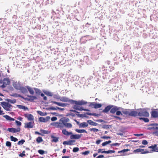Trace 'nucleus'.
I'll use <instances>...</instances> for the list:
<instances>
[{
  "mask_svg": "<svg viewBox=\"0 0 158 158\" xmlns=\"http://www.w3.org/2000/svg\"><path fill=\"white\" fill-rule=\"evenodd\" d=\"M130 150L128 149H124L123 150H122L120 151H119L118 152V153H119L121 152H128Z\"/></svg>",
  "mask_w": 158,
  "mask_h": 158,
  "instance_id": "nucleus-47",
  "label": "nucleus"
},
{
  "mask_svg": "<svg viewBox=\"0 0 158 158\" xmlns=\"http://www.w3.org/2000/svg\"><path fill=\"white\" fill-rule=\"evenodd\" d=\"M134 152L135 153H138L140 152L142 154H145L148 153V150H145L141 148L137 149L136 150H134Z\"/></svg>",
  "mask_w": 158,
  "mask_h": 158,
  "instance_id": "nucleus-10",
  "label": "nucleus"
},
{
  "mask_svg": "<svg viewBox=\"0 0 158 158\" xmlns=\"http://www.w3.org/2000/svg\"><path fill=\"white\" fill-rule=\"evenodd\" d=\"M87 122L89 125L92 126H97L98 125L97 123L94 122L91 120H88Z\"/></svg>",
  "mask_w": 158,
  "mask_h": 158,
  "instance_id": "nucleus-24",
  "label": "nucleus"
},
{
  "mask_svg": "<svg viewBox=\"0 0 158 158\" xmlns=\"http://www.w3.org/2000/svg\"><path fill=\"white\" fill-rule=\"evenodd\" d=\"M2 83L3 85L1 86V87L3 88H4L7 85H9L10 83V81L9 79L5 78L2 81Z\"/></svg>",
  "mask_w": 158,
  "mask_h": 158,
  "instance_id": "nucleus-6",
  "label": "nucleus"
},
{
  "mask_svg": "<svg viewBox=\"0 0 158 158\" xmlns=\"http://www.w3.org/2000/svg\"><path fill=\"white\" fill-rule=\"evenodd\" d=\"M105 152V153L109 154L110 153H114L115 152V151L114 150H109L108 151H105V152Z\"/></svg>",
  "mask_w": 158,
  "mask_h": 158,
  "instance_id": "nucleus-44",
  "label": "nucleus"
},
{
  "mask_svg": "<svg viewBox=\"0 0 158 158\" xmlns=\"http://www.w3.org/2000/svg\"><path fill=\"white\" fill-rule=\"evenodd\" d=\"M98 153H105L104 152H105V151H103V149H99L98 150Z\"/></svg>",
  "mask_w": 158,
  "mask_h": 158,
  "instance_id": "nucleus-51",
  "label": "nucleus"
},
{
  "mask_svg": "<svg viewBox=\"0 0 158 158\" xmlns=\"http://www.w3.org/2000/svg\"><path fill=\"white\" fill-rule=\"evenodd\" d=\"M6 146L10 148L11 146V143L10 141H6Z\"/></svg>",
  "mask_w": 158,
  "mask_h": 158,
  "instance_id": "nucleus-42",
  "label": "nucleus"
},
{
  "mask_svg": "<svg viewBox=\"0 0 158 158\" xmlns=\"http://www.w3.org/2000/svg\"><path fill=\"white\" fill-rule=\"evenodd\" d=\"M39 121L41 122H45V119L43 117H40L39 118Z\"/></svg>",
  "mask_w": 158,
  "mask_h": 158,
  "instance_id": "nucleus-50",
  "label": "nucleus"
},
{
  "mask_svg": "<svg viewBox=\"0 0 158 158\" xmlns=\"http://www.w3.org/2000/svg\"><path fill=\"white\" fill-rule=\"evenodd\" d=\"M17 107L20 109H23L24 110H28V109L27 107L21 105H18Z\"/></svg>",
  "mask_w": 158,
  "mask_h": 158,
  "instance_id": "nucleus-27",
  "label": "nucleus"
},
{
  "mask_svg": "<svg viewBox=\"0 0 158 158\" xmlns=\"http://www.w3.org/2000/svg\"><path fill=\"white\" fill-rule=\"evenodd\" d=\"M34 89L37 94L38 95L40 94L41 93V91L39 89L36 88H34Z\"/></svg>",
  "mask_w": 158,
  "mask_h": 158,
  "instance_id": "nucleus-32",
  "label": "nucleus"
},
{
  "mask_svg": "<svg viewBox=\"0 0 158 158\" xmlns=\"http://www.w3.org/2000/svg\"><path fill=\"white\" fill-rule=\"evenodd\" d=\"M3 117L8 120L10 121L15 120V119L14 118H11L10 117L7 115L3 116Z\"/></svg>",
  "mask_w": 158,
  "mask_h": 158,
  "instance_id": "nucleus-26",
  "label": "nucleus"
},
{
  "mask_svg": "<svg viewBox=\"0 0 158 158\" xmlns=\"http://www.w3.org/2000/svg\"><path fill=\"white\" fill-rule=\"evenodd\" d=\"M63 144H64V145H65V144H66V145H69V141H64L63 143Z\"/></svg>",
  "mask_w": 158,
  "mask_h": 158,
  "instance_id": "nucleus-60",
  "label": "nucleus"
},
{
  "mask_svg": "<svg viewBox=\"0 0 158 158\" xmlns=\"http://www.w3.org/2000/svg\"><path fill=\"white\" fill-rule=\"evenodd\" d=\"M139 119L140 120H143L144 122H148V118H139Z\"/></svg>",
  "mask_w": 158,
  "mask_h": 158,
  "instance_id": "nucleus-46",
  "label": "nucleus"
},
{
  "mask_svg": "<svg viewBox=\"0 0 158 158\" xmlns=\"http://www.w3.org/2000/svg\"><path fill=\"white\" fill-rule=\"evenodd\" d=\"M82 135V134L74 135L72 133V134H71V135H70V138L71 139H79L81 137Z\"/></svg>",
  "mask_w": 158,
  "mask_h": 158,
  "instance_id": "nucleus-8",
  "label": "nucleus"
},
{
  "mask_svg": "<svg viewBox=\"0 0 158 158\" xmlns=\"http://www.w3.org/2000/svg\"><path fill=\"white\" fill-rule=\"evenodd\" d=\"M122 112L125 115L130 116V111L129 110H123L122 111Z\"/></svg>",
  "mask_w": 158,
  "mask_h": 158,
  "instance_id": "nucleus-31",
  "label": "nucleus"
},
{
  "mask_svg": "<svg viewBox=\"0 0 158 158\" xmlns=\"http://www.w3.org/2000/svg\"><path fill=\"white\" fill-rule=\"evenodd\" d=\"M62 133L64 135L66 136H69V135H71L72 134V132H68L66 130V129H63L62 131Z\"/></svg>",
  "mask_w": 158,
  "mask_h": 158,
  "instance_id": "nucleus-21",
  "label": "nucleus"
},
{
  "mask_svg": "<svg viewBox=\"0 0 158 158\" xmlns=\"http://www.w3.org/2000/svg\"><path fill=\"white\" fill-rule=\"evenodd\" d=\"M27 88L31 94L33 95L34 94V91L32 88L28 86H27Z\"/></svg>",
  "mask_w": 158,
  "mask_h": 158,
  "instance_id": "nucleus-29",
  "label": "nucleus"
},
{
  "mask_svg": "<svg viewBox=\"0 0 158 158\" xmlns=\"http://www.w3.org/2000/svg\"><path fill=\"white\" fill-rule=\"evenodd\" d=\"M120 145L119 143H114L113 144H111V146H119Z\"/></svg>",
  "mask_w": 158,
  "mask_h": 158,
  "instance_id": "nucleus-58",
  "label": "nucleus"
},
{
  "mask_svg": "<svg viewBox=\"0 0 158 158\" xmlns=\"http://www.w3.org/2000/svg\"><path fill=\"white\" fill-rule=\"evenodd\" d=\"M60 100L61 101L63 102H72L71 100H69V98L66 97H60Z\"/></svg>",
  "mask_w": 158,
  "mask_h": 158,
  "instance_id": "nucleus-15",
  "label": "nucleus"
},
{
  "mask_svg": "<svg viewBox=\"0 0 158 158\" xmlns=\"http://www.w3.org/2000/svg\"><path fill=\"white\" fill-rule=\"evenodd\" d=\"M53 98L55 99L60 100V97L58 94H55L53 95Z\"/></svg>",
  "mask_w": 158,
  "mask_h": 158,
  "instance_id": "nucleus-48",
  "label": "nucleus"
},
{
  "mask_svg": "<svg viewBox=\"0 0 158 158\" xmlns=\"http://www.w3.org/2000/svg\"><path fill=\"white\" fill-rule=\"evenodd\" d=\"M101 138L103 139H110V136H104L102 137H101Z\"/></svg>",
  "mask_w": 158,
  "mask_h": 158,
  "instance_id": "nucleus-56",
  "label": "nucleus"
},
{
  "mask_svg": "<svg viewBox=\"0 0 158 158\" xmlns=\"http://www.w3.org/2000/svg\"><path fill=\"white\" fill-rule=\"evenodd\" d=\"M72 103H74L75 105L73 106V108L75 110L80 111H88L89 110L85 109L83 108V107L80 106H79L86 104L87 102L83 100L79 101H78L71 100Z\"/></svg>",
  "mask_w": 158,
  "mask_h": 158,
  "instance_id": "nucleus-1",
  "label": "nucleus"
},
{
  "mask_svg": "<svg viewBox=\"0 0 158 158\" xmlns=\"http://www.w3.org/2000/svg\"><path fill=\"white\" fill-rule=\"evenodd\" d=\"M10 139L11 141H13L15 142H16L18 141V139L14 137L13 136H10Z\"/></svg>",
  "mask_w": 158,
  "mask_h": 158,
  "instance_id": "nucleus-35",
  "label": "nucleus"
},
{
  "mask_svg": "<svg viewBox=\"0 0 158 158\" xmlns=\"http://www.w3.org/2000/svg\"><path fill=\"white\" fill-rule=\"evenodd\" d=\"M25 117L27 118L29 121H33L34 119L33 116L31 114H25Z\"/></svg>",
  "mask_w": 158,
  "mask_h": 158,
  "instance_id": "nucleus-14",
  "label": "nucleus"
},
{
  "mask_svg": "<svg viewBox=\"0 0 158 158\" xmlns=\"http://www.w3.org/2000/svg\"><path fill=\"white\" fill-rule=\"evenodd\" d=\"M113 117L116 118L117 119H119V120H121L122 118L119 117L114 116Z\"/></svg>",
  "mask_w": 158,
  "mask_h": 158,
  "instance_id": "nucleus-62",
  "label": "nucleus"
},
{
  "mask_svg": "<svg viewBox=\"0 0 158 158\" xmlns=\"http://www.w3.org/2000/svg\"><path fill=\"white\" fill-rule=\"evenodd\" d=\"M37 142L38 143H40L43 141L42 138L41 137H38L36 139Z\"/></svg>",
  "mask_w": 158,
  "mask_h": 158,
  "instance_id": "nucleus-34",
  "label": "nucleus"
},
{
  "mask_svg": "<svg viewBox=\"0 0 158 158\" xmlns=\"http://www.w3.org/2000/svg\"><path fill=\"white\" fill-rule=\"evenodd\" d=\"M7 101L11 103H15L16 102V100L15 99H14L13 100H11L9 99H7Z\"/></svg>",
  "mask_w": 158,
  "mask_h": 158,
  "instance_id": "nucleus-33",
  "label": "nucleus"
},
{
  "mask_svg": "<svg viewBox=\"0 0 158 158\" xmlns=\"http://www.w3.org/2000/svg\"><path fill=\"white\" fill-rule=\"evenodd\" d=\"M37 113L41 116H45L46 115V113L43 112L41 111L40 110L37 111Z\"/></svg>",
  "mask_w": 158,
  "mask_h": 158,
  "instance_id": "nucleus-36",
  "label": "nucleus"
},
{
  "mask_svg": "<svg viewBox=\"0 0 158 158\" xmlns=\"http://www.w3.org/2000/svg\"><path fill=\"white\" fill-rule=\"evenodd\" d=\"M138 116V110L137 111H130V116L136 117Z\"/></svg>",
  "mask_w": 158,
  "mask_h": 158,
  "instance_id": "nucleus-13",
  "label": "nucleus"
},
{
  "mask_svg": "<svg viewBox=\"0 0 158 158\" xmlns=\"http://www.w3.org/2000/svg\"><path fill=\"white\" fill-rule=\"evenodd\" d=\"M89 153V152L88 151H86L82 153V154L85 155H87Z\"/></svg>",
  "mask_w": 158,
  "mask_h": 158,
  "instance_id": "nucleus-55",
  "label": "nucleus"
},
{
  "mask_svg": "<svg viewBox=\"0 0 158 158\" xmlns=\"http://www.w3.org/2000/svg\"><path fill=\"white\" fill-rule=\"evenodd\" d=\"M43 91L44 94L48 96L52 97L53 95V94L52 92L46 90Z\"/></svg>",
  "mask_w": 158,
  "mask_h": 158,
  "instance_id": "nucleus-23",
  "label": "nucleus"
},
{
  "mask_svg": "<svg viewBox=\"0 0 158 158\" xmlns=\"http://www.w3.org/2000/svg\"><path fill=\"white\" fill-rule=\"evenodd\" d=\"M79 150V148H78L75 147V148H73V152H78Z\"/></svg>",
  "mask_w": 158,
  "mask_h": 158,
  "instance_id": "nucleus-49",
  "label": "nucleus"
},
{
  "mask_svg": "<svg viewBox=\"0 0 158 158\" xmlns=\"http://www.w3.org/2000/svg\"><path fill=\"white\" fill-rule=\"evenodd\" d=\"M89 106L95 108H98L101 107L102 105L101 104L95 103L94 102H93L90 103Z\"/></svg>",
  "mask_w": 158,
  "mask_h": 158,
  "instance_id": "nucleus-7",
  "label": "nucleus"
},
{
  "mask_svg": "<svg viewBox=\"0 0 158 158\" xmlns=\"http://www.w3.org/2000/svg\"><path fill=\"white\" fill-rule=\"evenodd\" d=\"M21 93L23 94H25L27 92V90L26 88L23 87H20L19 89Z\"/></svg>",
  "mask_w": 158,
  "mask_h": 158,
  "instance_id": "nucleus-22",
  "label": "nucleus"
},
{
  "mask_svg": "<svg viewBox=\"0 0 158 158\" xmlns=\"http://www.w3.org/2000/svg\"><path fill=\"white\" fill-rule=\"evenodd\" d=\"M113 107V106L109 105L106 106L105 108L103 110V112L105 113H107L108 112L112 107Z\"/></svg>",
  "mask_w": 158,
  "mask_h": 158,
  "instance_id": "nucleus-19",
  "label": "nucleus"
},
{
  "mask_svg": "<svg viewBox=\"0 0 158 158\" xmlns=\"http://www.w3.org/2000/svg\"><path fill=\"white\" fill-rule=\"evenodd\" d=\"M149 130L153 131V134L158 136V124L152 123L149 124Z\"/></svg>",
  "mask_w": 158,
  "mask_h": 158,
  "instance_id": "nucleus-2",
  "label": "nucleus"
},
{
  "mask_svg": "<svg viewBox=\"0 0 158 158\" xmlns=\"http://www.w3.org/2000/svg\"><path fill=\"white\" fill-rule=\"evenodd\" d=\"M64 126V125L62 122L61 123H58L57 127L59 128H63Z\"/></svg>",
  "mask_w": 158,
  "mask_h": 158,
  "instance_id": "nucleus-43",
  "label": "nucleus"
},
{
  "mask_svg": "<svg viewBox=\"0 0 158 158\" xmlns=\"http://www.w3.org/2000/svg\"><path fill=\"white\" fill-rule=\"evenodd\" d=\"M116 114L117 115H123V114L120 111L118 110L116 112Z\"/></svg>",
  "mask_w": 158,
  "mask_h": 158,
  "instance_id": "nucleus-53",
  "label": "nucleus"
},
{
  "mask_svg": "<svg viewBox=\"0 0 158 158\" xmlns=\"http://www.w3.org/2000/svg\"><path fill=\"white\" fill-rule=\"evenodd\" d=\"M75 131L79 133H87V131L84 129H76L75 130Z\"/></svg>",
  "mask_w": 158,
  "mask_h": 158,
  "instance_id": "nucleus-30",
  "label": "nucleus"
},
{
  "mask_svg": "<svg viewBox=\"0 0 158 158\" xmlns=\"http://www.w3.org/2000/svg\"><path fill=\"white\" fill-rule=\"evenodd\" d=\"M38 152L39 154L41 155H43L44 153H47L46 152L44 151L43 150H39L38 151Z\"/></svg>",
  "mask_w": 158,
  "mask_h": 158,
  "instance_id": "nucleus-38",
  "label": "nucleus"
},
{
  "mask_svg": "<svg viewBox=\"0 0 158 158\" xmlns=\"http://www.w3.org/2000/svg\"><path fill=\"white\" fill-rule=\"evenodd\" d=\"M28 101L30 102H33L34 100L37 99V98L35 96H28Z\"/></svg>",
  "mask_w": 158,
  "mask_h": 158,
  "instance_id": "nucleus-18",
  "label": "nucleus"
},
{
  "mask_svg": "<svg viewBox=\"0 0 158 158\" xmlns=\"http://www.w3.org/2000/svg\"><path fill=\"white\" fill-rule=\"evenodd\" d=\"M134 135L136 136H142L143 135V134H135Z\"/></svg>",
  "mask_w": 158,
  "mask_h": 158,
  "instance_id": "nucleus-61",
  "label": "nucleus"
},
{
  "mask_svg": "<svg viewBox=\"0 0 158 158\" xmlns=\"http://www.w3.org/2000/svg\"><path fill=\"white\" fill-rule=\"evenodd\" d=\"M7 131L11 132L16 133L19 132L20 131V128L17 129L9 128L8 129Z\"/></svg>",
  "mask_w": 158,
  "mask_h": 158,
  "instance_id": "nucleus-9",
  "label": "nucleus"
},
{
  "mask_svg": "<svg viewBox=\"0 0 158 158\" xmlns=\"http://www.w3.org/2000/svg\"><path fill=\"white\" fill-rule=\"evenodd\" d=\"M51 102L53 104H56L59 106L64 107L65 106H66V104L64 103L58 102L54 101H51Z\"/></svg>",
  "mask_w": 158,
  "mask_h": 158,
  "instance_id": "nucleus-17",
  "label": "nucleus"
},
{
  "mask_svg": "<svg viewBox=\"0 0 158 158\" xmlns=\"http://www.w3.org/2000/svg\"><path fill=\"white\" fill-rule=\"evenodd\" d=\"M142 144L144 145H146L148 143L147 141L146 140H144L142 142Z\"/></svg>",
  "mask_w": 158,
  "mask_h": 158,
  "instance_id": "nucleus-54",
  "label": "nucleus"
},
{
  "mask_svg": "<svg viewBox=\"0 0 158 158\" xmlns=\"http://www.w3.org/2000/svg\"><path fill=\"white\" fill-rule=\"evenodd\" d=\"M40 132L43 134H47L49 133V132L48 131H46L44 130H40Z\"/></svg>",
  "mask_w": 158,
  "mask_h": 158,
  "instance_id": "nucleus-41",
  "label": "nucleus"
},
{
  "mask_svg": "<svg viewBox=\"0 0 158 158\" xmlns=\"http://www.w3.org/2000/svg\"><path fill=\"white\" fill-rule=\"evenodd\" d=\"M34 126V122H29L25 123L24 127L27 128H32Z\"/></svg>",
  "mask_w": 158,
  "mask_h": 158,
  "instance_id": "nucleus-11",
  "label": "nucleus"
},
{
  "mask_svg": "<svg viewBox=\"0 0 158 158\" xmlns=\"http://www.w3.org/2000/svg\"><path fill=\"white\" fill-rule=\"evenodd\" d=\"M119 107H118L116 106H114L113 107L111 108L110 110V112L111 113L114 114L117 111L119 110Z\"/></svg>",
  "mask_w": 158,
  "mask_h": 158,
  "instance_id": "nucleus-16",
  "label": "nucleus"
},
{
  "mask_svg": "<svg viewBox=\"0 0 158 158\" xmlns=\"http://www.w3.org/2000/svg\"><path fill=\"white\" fill-rule=\"evenodd\" d=\"M25 141L24 139H22L19 141L18 143V144L19 145H22L25 142Z\"/></svg>",
  "mask_w": 158,
  "mask_h": 158,
  "instance_id": "nucleus-39",
  "label": "nucleus"
},
{
  "mask_svg": "<svg viewBox=\"0 0 158 158\" xmlns=\"http://www.w3.org/2000/svg\"><path fill=\"white\" fill-rule=\"evenodd\" d=\"M151 115L153 118L158 117V112L156 110H154L151 112Z\"/></svg>",
  "mask_w": 158,
  "mask_h": 158,
  "instance_id": "nucleus-20",
  "label": "nucleus"
},
{
  "mask_svg": "<svg viewBox=\"0 0 158 158\" xmlns=\"http://www.w3.org/2000/svg\"><path fill=\"white\" fill-rule=\"evenodd\" d=\"M107 144H108L107 141L104 142L102 144V145L103 146H105Z\"/></svg>",
  "mask_w": 158,
  "mask_h": 158,
  "instance_id": "nucleus-63",
  "label": "nucleus"
},
{
  "mask_svg": "<svg viewBox=\"0 0 158 158\" xmlns=\"http://www.w3.org/2000/svg\"><path fill=\"white\" fill-rule=\"evenodd\" d=\"M104 158V156L103 155H100L98 156L96 158Z\"/></svg>",
  "mask_w": 158,
  "mask_h": 158,
  "instance_id": "nucleus-64",
  "label": "nucleus"
},
{
  "mask_svg": "<svg viewBox=\"0 0 158 158\" xmlns=\"http://www.w3.org/2000/svg\"><path fill=\"white\" fill-rule=\"evenodd\" d=\"M89 130L90 131H93L94 132H97L99 131L98 129L95 128H90L89 129Z\"/></svg>",
  "mask_w": 158,
  "mask_h": 158,
  "instance_id": "nucleus-40",
  "label": "nucleus"
},
{
  "mask_svg": "<svg viewBox=\"0 0 158 158\" xmlns=\"http://www.w3.org/2000/svg\"><path fill=\"white\" fill-rule=\"evenodd\" d=\"M51 138L52 139V142H54L55 143H56L58 141V137H55L54 136H51Z\"/></svg>",
  "mask_w": 158,
  "mask_h": 158,
  "instance_id": "nucleus-28",
  "label": "nucleus"
},
{
  "mask_svg": "<svg viewBox=\"0 0 158 158\" xmlns=\"http://www.w3.org/2000/svg\"><path fill=\"white\" fill-rule=\"evenodd\" d=\"M102 141V140L100 139L97 140L96 142V143L97 144H99Z\"/></svg>",
  "mask_w": 158,
  "mask_h": 158,
  "instance_id": "nucleus-59",
  "label": "nucleus"
},
{
  "mask_svg": "<svg viewBox=\"0 0 158 158\" xmlns=\"http://www.w3.org/2000/svg\"><path fill=\"white\" fill-rule=\"evenodd\" d=\"M138 116L146 117L148 116V113L145 109H140L138 110Z\"/></svg>",
  "mask_w": 158,
  "mask_h": 158,
  "instance_id": "nucleus-5",
  "label": "nucleus"
},
{
  "mask_svg": "<svg viewBox=\"0 0 158 158\" xmlns=\"http://www.w3.org/2000/svg\"><path fill=\"white\" fill-rule=\"evenodd\" d=\"M69 121V119L66 117L62 118L60 119V121L62 122L66 127L71 128L72 127V125L71 123H67V122Z\"/></svg>",
  "mask_w": 158,
  "mask_h": 158,
  "instance_id": "nucleus-4",
  "label": "nucleus"
},
{
  "mask_svg": "<svg viewBox=\"0 0 158 158\" xmlns=\"http://www.w3.org/2000/svg\"><path fill=\"white\" fill-rule=\"evenodd\" d=\"M57 119V118L55 117H53L51 118V120L52 121H54L56 120Z\"/></svg>",
  "mask_w": 158,
  "mask_h": 158,
  "instance_id": "nucleus-57",
  "label": "nucleus"
},
{
  "mask_svg": "<svg viewBox=\"0 0 158 158\" xmlns=\"http://www.w3.org/2000/svg\"><path fill=\"white\" fill-rule=\"evenodd\" d=\"M13 86L14 88L16 89H19L20 87L16 83H14L13 84Z\"/></svg>",
  "mask_w": 158,
  "mask_h": 158,
  "instance_id": "nucleus-37",
  "label": "nucleus"
},
{
  "mask_svg": "<svg viewBox=\"0 0 158 158\" xmlns=\"http://www.w3.org/2000/svg\"><path fill=\"white\" fill-rule=\"evenodd\" d=\"M88 126V124L86 122H83L81 123L79 125L80 127H87Z\"/></svg>",
  "mask_w": 158,
  "mask_h": 158,
  "instance_id": "nucleus-25",
  "label": "nucleus"
},
{
  "mask_svg": "<svg viewBox=\"0 0 158 158\" xmlns=\"http://www.w3.org/2000/svg\"><path fill=\"white\" fill-rule=\"evenodd\" d=\"M149 148L152 149L151 150H150L151 152H158V147H157L156 144L149 147Z\"/></svg>",
  "mask_w": 158,
  "mask_h": 158,
  "instance_id": "nucleus-12",
  "label": "nucleus"
},
{
  "mask_svg": "<svg viewBox=\"0 0 158 158\" xmlns=\"http://www.w3.org/2000/svg\"><path fill=\"white\" fill-rule=\"evenodd\" d=\"M75 142V141L74 140H71L69 141V145H72L73 144V143Z\"/></svg>",
  "mask_w": 158,
  "mask_h": 158,
  "instance_id": "nucleus-45",
  "label": "nucleus"
},
{
  "mask_svg": "<svg viewBox=\"0 0 158 158\" xmlns=\"http://www.w3.org/2000/svg\"><path fill=\"white\" fill-rule=\"evenodd\" d=\"M15 123L16 124V125L19 126H21L22 124L21 122H19L17 120L15 121Z\"/></svg>",
  "mask_w": 158,
  "mask_h": 158,
  "instance_id": "nucleus-52",
  "label": "nucleus"
},
{
  "mask_svg": "<svg viewBox=\"0 0 158 158\" xmlns=\"http://www.w3.org/2000/svg\"><path fill=\"white\" fill-rule=\"evenodd\" d=\"M1 105L3 108L7 111L12 110L13 106L8 102H1Z\"/></svg>",
  "mask_w": 158,
  "mask_h": 158,
  "instance_id": "nucleus-3",
  "label": "nucleus"
}]
</instances>
